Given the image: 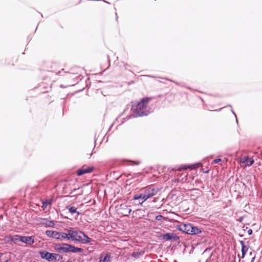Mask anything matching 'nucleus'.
Wrapping results in <instances>:
<instances>
[{"mask_svg":"<svg viewBox=\"0 0 262 262\" xmlns=\"http://www.w3.org/2000/svg\"><path fill=\"white\" fill-rule=\"evenodd\" d=\"M228 262H235V261H234V260H231L229 261Z\"/></svg>","mask_w":262,"mask_h":262,"instance_id":"bb28decb","label":"nucleus"},{"mask_svg":"<svg viewBox=\"0 0 262 262\" xmlns=\"http://www.w3.org/2000/svg\"><path fill=\"white\" fill-rule=\"evenodd\" d=\"M68 239H71L72 241H77L82 244L89 243L91 241V239L83 232L72 228L68 230Z\"/></svg>","mask_w":262,"mask_h":262,"instance_id":"7ed1b4c3","label":"nucleus"},{"mask_svg":"<svg viewBox=\"0 0 262 262\" xmlns=\"http://www.w3.org/2000/svg\"><path fill=\"white\" fill-rule=\"evenodd\" d=\"M54 238L57 239H60L61 241L65 239H67L68 238V232L67 233H64V232H59L56 231H55V233L54 235Z\"/></svg>","mask_w":262,"mask_h":262,"instance_id":"9d476101","label":"nucleus"},{"mask_svg":"<svg viewBox=\"0 0 262 262\" xmlns=\"http://www.w3.org/2000/svg\"><path fill=\"white\" fill-rule=\"evenodd\" d=\"M2 255V253H0V257Z\"/></svg>","mask_w":262,"mask_h":262,"instance_id":"cd10ccee","label":"nucleus"},{"mask_svg":"<svg viewBox=\"0 0 262 262\" xmlns=\"http://www.w3.org/2000/svg\"><path fill=\"white\" fill-rule=\"evenodd\" d=\"M239 243H240V244L241 245V246H242V258H244L245 256V255H246V252L247 251H248V250L249 249L250 247L249 246H246L245 245L244 242L243 241H240Z\"/></svg>","mask_w":262,"mask_h":262,"instance_id":"ddd939ff","label":"nucleus"},{"mask_svg":"<svg viewBox=\"0 0 262 262\" xmlns=\"http://www.w3.org/2000/svg\"><path fill=\"white\" fill-rule=\"evenodd\" d=\"M76 210L77 209L75 207H71L69 208V210L71 213L77 212L78 214H79V213L78 212H77Z\"/></svg>","mask_w":262,"mask_h":262,"instance_id":"5701e85b","label":"nucleus"},{"mask_svg":"<svg viewBox=\"0 0 262 262\" xmlns=\"http://www.w3.org/2000/svg\"><path fill=\"white\" fill-rule=\"evenodd\" d=\"M254 161L252 158L248 156H244L241 158L240 162L242 166L246 167L252 165Z\"/></svg>","mask_w":262,"mask_h":262,"instance_id":"0eeeda50","label":"nucleus"},{"mask_svg":"<svg viewBox=\"0 0 262 262\" xmlns=\"http://www.w3.org/2000/svg\"><path fill=\"white\" fill-rule=\"evenodd\" d=\"M162 215H158V216H156V219L157 220H160L161 219V218H162Z\"/></svg>","mask_w":262,"mask_h":262,"instance_id":"a878e982","label":"nucleus"},{"mask_svg":"<svg viewBox=\"0 0 262 262\" xmlns=\"http://www.w3.org/2000/svg\"><path fill=\"white\" fill-rule=\"evenodd\" d=\"M150 100V98H143L137 103L132 105V110L136 117L146 116L149 114L148 103Z\"/></svg>","mask_w":262,"mask_h":262,"instance_id":"f257e3e1","label":"nucleus"},{"mask_svg":"<svg viewBox=\"0 0 262 262\" xmlns=\"http://www.w3.org/2000/svg\"><path fill=\"white\" fill-rule=\"evenodd\" d=\"M222 161V159H215L213 161H212V164H215V163H219V162H221Z\"/></svg>","mask_w":262,"mask_h":262,"instance_id":"b1692460","label":"nucleus"},{"mask_svg":"<svg viewBox=\"0 0 262 262\" xmlns=\"http://www.w3.org/2000/svg\"><path fill=\"white\" fill-rule=\"evenodd\" d=\"M20 242L26 243L28 245H32L34 243V239L31 236H21Z\"/></svg>","mask_w":262,"mask_h":262,"instance_id":"f8f14e48","label":"nucleus"},{"mask_svg":"<svg viewBox=\"0 0 262 262\" xmlns=\"http://www.w3.org/2000/svg\"><path fill=\"white\" fill-rule=\"evenodd\" d=\"M98 262H111V256L109 254L102 253L100 254Z\"/></svg>","mask_w":262,"mask_h":262,"instance_id":"9b49d317","label":"nucleus"},{"mask_svg":"<svg viewBox=\"0 0 262 262\" xmlns=\"http://www.w3.org/2000/svg\"><path fill=\"white\" fill-rule=\"evenodd\" d=\"M177 236L173 233H166L163 236V238L166 241H169L172 239H175Z\"/></svg>","mask_w":262,"mask_h":262,"instance_id":"2eb2a0df","label":"nucleus"},{"mask_svg":"<svg viewBox=\"0 0 262 262\" xmlns=\"http://www.w3.org/2000/svg\"><path fill=\"white\" fill-rule=\"evenodd\" d=\"M51 204V201L49 200H46L45 202H42V207L43 208V209L44 210L45 208H47V207L49 205H50Z\"/></svg>","mask_w":262,"mask_h":262,"instance_id":"412c9836","label":"nucleus"},{"mask_svg":"<svg viewBox=\"0 0 262 262\" xmlns=\"http://www.w3.org/2000/svg\"><path fill=\"white\" fill-rule=\"evenodd\" d=\"M202 233V231L195 226L191 225L189 234L195 235Z\"/></svg>","mask_w":262,"mask_h":262,"instance_id":"4468645a","label":"nucleus"},{"mask_svg":"<svg viewBox=\"0 0 262 262\" xmlns=\"http://www.w3.org/2000/svg\"><path fill=\"white\" fill-rule=\"evenodd\" d=\"M5 262H9V260H7V261H6Z\"/></svg>","mask_w":262,"mask_h":262,"instance_id":"c85d7f7f","label":"nucleus"},{"mask_svg":"<svg viewBox=\"0 0 262 262\" xmlns=\"http://www.w3.org/2000/svg\"><path fill=\"white\" fill-rule=\"evenodd\" d=\"M194 168V166H181L180 167H179L177 169H176V170H178V171H181L182 170H186L187 169H192Z\"/></svg>","mask_w":262,"mask_h":262,"instance_id":"f3484780","label":"nucleus"},{"mask_svg":"<svg viewBox=\"0 0 262 262\" xmlns=\"http://www.w3.org/2000/svg\"><path fill=\"white\" fill-rule=\"evenodd\" d=\"M159 191L157 188H155L152 186H149L143 188L140 194L134 195L133 199L135 200L141 199L142 201L140 203L142 205L144 202L148 199L152 198Z\"/></svg>","mask_w":262,"mask_h":262,"instance_id":"f03ea898","label":"nucleus"},{"mask_svg":"<svg viewBox=\"0 0 262 262\" xmlns=\"http://www.w3.org/2000/svg\"><path fill=\"white\" fill-rule=\"evenodd\" d=\"M83 250L80 248H77L74 247V246L71 245V251L70 252H73V253H77V252H82Z\"/></svg>","mask_w":262,"mask_h":262,"instance_id":"dca6fc26","label":"nucleus"},{"mask_svg":"<svg viewBox=\"0 0 262 262\" xmlns=\"http://www.w3.org/2000/svg\"><path fill=\"white\" fill-rule=\"evenodd\" d=\"M39 254L42 258H45L49 261H53L57 259V257L59 258H62V256L57 254L51 253L47 251H40Z\"/></svg>","mask_w":262,"mask_h":262,"instance_id":"39448f33","label":"nucleus"},{"mask_svg":"<svg viewBox=\"0 0 262 262\" xmlns=\"http://www.w3.org/2000/svg\"><path fill=\"white\" fill-rule=\"evenodd\" d=\"M143 254V252H133L132 254V255L134 257L137 258L139 257V256Z\"/></svg>","mask_w":262,"mask_h":262,"instance_id":"4be33fe9","label":"nucleus"},{"mask_svg":"<svg viewBox=\"0 0 262 262\" xmlns=\"http://www.w3.org/2000/svg\"><path fill=\"white\" fill-rule=\"evenodd\" d=\"M191 225L190 224H181L177 226V228L183 232L189 234Z\"/></svg>","mask_w":262,"mask_h":262,"instance_id":"6e6552de","label":"nucleus"},{"mask_svg":"<svg viewBox=\"0 0 262 262\" xmlns=\"http://www.w3.org/2000/svg\"><path fill=\"white\" fill-rule=\"evenodd\" d=\"M250 250L249 255L251 256V262H253L255 258V251L251 248H250Z\"/></svg>","mask_w":262,"mask_h":262,"instance_id":"aec40b11","label":"nucleus"},{"mask_svg":"<svg viewBox=\"0 0 262 262\" xmlns=\"http://www.w3.org/2000/svg\"><path fill=\"white\" fill-rule=\"evenodd\" d=\"M55 233V231H52V230H47L46 231V234L47 236L50 237H54Z\"/></svg>","mask_w":262,"mask_h":262,"instance_id":"6ab92c4d","label":"nucleus"},{"mask_svg":"<svg viewBox=\"0 0 262 262\" xmlns=\"http://www.w3.org/2000/svg\"><path fill=\"white\" fill-rule=\"evenodd\" d=\"M21 238V236L16 235L11 238V241L14 242V243H16L18 241H20Z\"/></svg>","mask_w":262,"mask_h":262,"instance_id":"a211bd4d","label":"nucleus"},{"mask_svg":"<svg viewBox=\"0 0 262 262\" xmlns=\"http://www.w3.org/2000/svg\"><path fill=\"white\" fill-rule=\"evenodd\" d=\"M71 245L68 244H61L56 245L55 249L59 252H69L71 251Z\"/></svg>","mask_w":262,"mask_h":262,"instance_id":"423d86ee","label":"nucleus"},{"mask_svg":"<svg viewBox=\"0 0 262 262\" xmlns=\"http://www.w3.org/2000/svg\"><path fill=\"white\" fill-rule=\"evenodd\" d=\"M94 167H85V166H83L81 169L77 170V175L80 176L85 173H91L94 171Z\"/></svg>","mask_w":262,"mask_h":262,"instance_id":"1a4fd4ad","label":"nucleus"},{"mask_svg":"<svg viewBox=\"0 0 262 262\" xmlns=\"http://www.w3.org/2000/svg\"><path fill=\"white\" fill-rule=\"evenodd\" d=\"M247 229V233L249 234V235H251L252 234V230L251 229H250V228H246Z\"/></svg>","mask_w":262,"mask_h":262,"instance_id":"393cba45","label":"nucleus"},{"mask_svg":"<svg viewBox=\"0 0 262 262\" xmlns=\"http://www.w3.org/2000/svg\"><path fill=\"white\" fill-rule=\"evenodd\" d=\"M116 208L117 213L122 216L128 215L132 211V210L124 204H122L119 206H118Z\"/></svg>","mask_w":262,"mask_h":262,"instance_id":"20e7f679","label":"nucleus"}]
</instances>
